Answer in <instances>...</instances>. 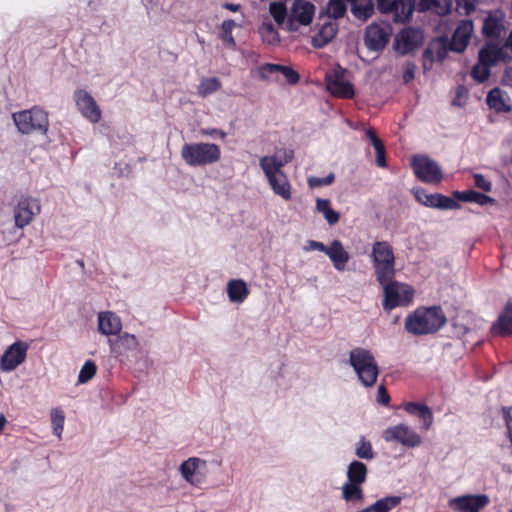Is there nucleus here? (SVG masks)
<instances>
[{
	"instance_id": "f257e3e1",
	"label": "nucleus",
	"mask_w": 512,
	"mask_h": 512,
	"mask_svg": "<svg viewBox=\"0 0 512 512\" xmlns=\"http://www.w3.org/2000/svg\"><path fill=\"white\" fill-rule=\"evenodd\" d=\"M446 322V315L440 306L419 307L406 317L405 329L416 336L434 334Z\"/></svg>"
},
{
	"instance_id": "f03ea898",
	"label": "nucleus",
	"mask_w": 512,
	"mask_h": 512,
	"mask_svg": "<svg viewBox=\"0 0 512 512\" xmlns=\"http://www.w3.org/2000/svg\"><path fill=\"white\" fill-rule=\"evenodd\" d=\"M12 120L18 132L23 135L46 136L50 127L48 112L36 105L30 109L12 113Z\"/></svg>"
},
{
	"instance_id": "7ed1b4c3",
	"label": "nucleus",
	"mask_w": 512,
	"mask_h": 512,
	"mask_svg": "<svg viewBox=\"0 0 512 512\" xmlns=\"http://www.w3.org/2000/svg\"><path fill=\"white\" fill-rule=\"evenodd\" d=\"M260 167L273 192L286 201L291 200V185L286 174L282 171L284 162L275 156H263L260 159Z\"/></svg>"
},
{
	"instance_id": "20e7f679",
	"label": "nucleus",
	"mask_w": 512,
	"mask_h": 512,
	"mask_svg": "<svg viewBox=\"0 0 512 512\" xmlns=\"http://www.w3.org/2000/svg\"><path fill=\"white\" fill-rule=\"evenodd\" d=\"M180 153L183 161L191 167L211 165L221 158V149L214 143H186Z\"/></svg>"
},
{
	"instance_id": "39448f33",
	"label": "nucleus",
	"mask_w": 512,
	"mask_h": 512,
	"mask_svg": "<svg viewBox=\"0 0 512 512\" xmlns=\"http://www.w3.org/2000/svg\"><path fill=\"white\" fill-rule=\"evenodd\" d=\"M374 274L379 284L395 277V256L392 246L387 241H376L371 253Z\"/></svg>"
},
{
	"instance_id": "423d86ee",
	"label": "nucleus",
	"mask_w": 512,
	"mask_h": 512,
	"mask_svg": "<svg viewBox=\"0 0 512 512\" xmlns=\"http://www.w3.org/2000/svg\"><path fill=\"white\" fill-rule=\"evenodd\" d=\"M349 363L365 387H371L376 383L379 368L370 350L361 347L354 348L350 351Z\"/></svg>"
},
{
	"instance_id": "0eeeda50",
	"label": "nucleus",
	"mask_w": 512,
	"mask_h": 512,
	"mask_svg": "<svg viewBox=\"0 0 512 512\" xmlns=\"http://www.w3.org/2000/svg\"><path fill=\"white\" fill-rule=\"evenodd\" d=\"M380 285L384 290L382 305L385 311H391L398 306H407L413 300L414 290L406 284L392 279Z\"/></svg>"
},
{
	"instance_id": "6e6552de",
	"label": "nucleus",
	"mask_w": 512,
	"mask_h": 512,
	"mask_svg": "<svg viewBox=\"0 0 512 512\" xmlns=\"http://www.w3.org/2000/svg\"><path fill=\"white\" fill-rule=\"evenodd\" d=\"M411 167L416 177L425 183L438 184L443 179V173L437 162L425 155H415Z\"/></svg>"
},
{
	"instance_id": "1a4fd4ad",
	"label": "nucleus",
	"mask_w": 512,
	"mask_h": 512,
	"mask_svg": "<svg viewBox=\"0 0 512 512\" xmlns=\"http://www.w3.org/2000/svg\"><path fill=\"white\" fill-rule=\"evenodd\" d=\"M377 9L382 14H389L396 23L409 22L415 10L413 0H377Z\"/></svg>"
},
{
	"instance_id": "9d476101",
	"label": "nucleus",
	"mask_w": 512,
	"mask_h": 512,
	"mask_svg": "<svg viewBox=\"0 0 512 512\" xmlns=\"http://www.w3.org/2000/svg\"><path fill=\"white\" fill-rule=\"evenodd\" d=\"M40 212L41 203L38 198L22 196L13 211L15 226L23 229L29 225Z\"/></svg>"
},
{
	"instance_id": "9b49d317",
	"label": "nucleus",
	"mask_w": 512,
	"mask_h": 512,
	"mask_svg": "<svg viewBox=\"0 0 512 512\" xmlns=\"http://www.w3.org/2000/svg\"><path fill=\"white\" fill-rule=\"evenodd\" d=\"M315 14V6L307 0H294L287 21L289 31H297L300 26L309 25Z\"/></svg>"
},
{
	"instance_id": "f8f14e48",
	"label": "nucleus",
	"mask_w": 512,
	"mask_h": 512,
	"mask_svg": "<svg viewBox=\"0 0 512 512\" xmlns=\"http://www.w3.org/2000/svg\"><path fill=\"white\" fill-rule=\"evenodd\" d=\"M382 437L386 442H397L408 448L418 447L422 443L420 435L402 423L385 429Z\"/></svg>"
},
{
	"instance_id": "ddd939ff",
	"label": "nucleus",
	"mask_w": 512,
	"mask_h": 512,
	"mask_svg": "<svg viewBox=\"0 0 512 512\" xmlns=\"http://www.w3.org/2000/svg\"><path fill=\"white\" fill-rule=\"evenodd\" d=\"M413 195L417 202L426 207L441 210H453L460 207L459 203L455 199L440 193L429 194L423 188L414 189Z\"/></svg>"
},
{
	"instance_id": "4468645a",
	"label": "nucleus",
	"mask_w": 512,
	"mask_h": 512,
	"mask_svg": "<svg viewBox=\"0 0 512 512\" xmlns=\"http://www.w3.org/2000/svg\"><path fill=\"white\" fill-rule=\"evenodd\" d=\"M28 344L16 341L10 345L0 358V369L10 372L23 363L27 356Z\"/></svg>"
},
{
	"instance_id": "2eb2a0df",
	"label": "nucleus",
	"mask_w": 512,
	"mask_h": 512,
	"mask_svg": "<svg viewBox=\"0 0 512 512\" xmlns=\"http://www.w3.org/2000/svg\"><path fill=\"white\" fill-rule=\"evenodd\" d=\"M74 100L81 114L92 123L101 120L102 112L90 93L83 89L74 92Z\"/></svg>"
},
{
	"instance_id": "dca6fc26",
	"label": "nucleus",
	"mask_w": 512,
	"mask_h": 512,
	"mask_svg": "<svg viewBox=\"0 0 512 512\" xmlns=\"http://www.w3.org/2000/svg\"><path fill=\"white\" fill-rule=\"evenodd\" d=\"M449 50V42L446 38H437L431 41L423 52V68L430 70L435 61L445 60Z\"/></svg>"
},
{
	"instance_id": "f3484780",
	"label": "nucleus",
	"mask_w": 512,
	"mask_h": 512,
	"mask_svg": "<svg viewBox=\"0 0 512 512\" xmlns=\"http://www.w3.org/2000/svg\"><path fill=\"white\" fill-rule=\"evenodd\" d=\"M390 38V28L387 25L370 24L365 30V44L373 51L382 50Z\"/></svg>"
},
{
	"instance_id": "a211bd4d",
	"label": "nucleus",
	"mask_w": 512,
	"mask_h": 512,
	"mask_svg": "<svg viewBox=\"0 0 512 512\" xmlns=\"http://www.w3.org/2000/svg\"><path fill=\"white\" fill-rule=\"evenodd\" d=\"M201 467L206 468V461L191 457L181 464L180 473L191 485L200 486L205 481V474L200 472Z\"/></svg>"
},
{
	"instance_id": "6ab92c4d",
	"label": "nucleus",
	"mask_w": 512,
	"mask_h": 512,
	"mask_svg": "<svg viewBox=\"0 0 512 512\" xmlns=\"http://www.w3.org/2000/svg\"><path fill=\"white\" fill-rule=\"evenodd\" d=\"M489 503L485 494L465 495L450 500V506L458 512H479Z\"/></svg>"
},
{
	"instance_id": "aec40b11",
	"label": "nucleus",
	"mask_w": 512,
	"mask_h": 512,
	"mask_svg": "<svg viewBox=\"0 0 512 512\" xmlns=\"http://www.w3.org/2000/svg\"><path fill=\"white\" fill-rule=\"evenodd\" d=\"M473 21L469 19L461 20L449 42V48L451 51L454 52H463L471 38V35L473 33Z\"/></svg>"
},
{
	"instance_id": "412c9836",
	"label": "nucleus",
	"mask_w": 512,
	"mask_h": 512,
	"mask_svg": "<svg viewBox=\"0 0 512 512\" xmlns=\"http://www.w3.org/2000/svg\"><path fill=\"white\" fill-rule=\"evenodd\" d=\"M326 82L329 91L336 97L343 99H352L354 97L353 85L344 80L339 72H333L326 75Z\"/></svg>"
},
{
	"instance_id": "4be33fe9",
	"label": "nucleus",
	"mask_w": 512,
	"mask_h": 512,
	"mask_svg": "<svg viewBox=\"0 0 512 512\" xmlns=\"http://www.w3.org/2000/svg\"><path fill=\"white\" fill-rule=\"evenodd\" d=\"M511 59L512 55H508V52H505V47L497 44L488 43L479 51V61L482 64L492 66L500 60L507 62Z\"/></svg>"
},
{
	"instance_id": "5701e85b",
	"label": "nucleus",
	"mask_w": 512,
	"mask_h": 512,
	"mask_svg": "<svg viewBox=\"0 0 512 512\" xmlns=\"http://www.w3.org/2000/svg\"><path fill=\"white\" fill-rule=\"evenodd\" d=\"M121 329V319L115 313L107 311L98 314V330L101 334L118 335Z\"/></svg>"
},
{
	"instance_id": "b1692460",
	"label": "nucleus",
	"mask_w": 512,
	"mask_h": 512,
	"mask_svg": "<svg viewBox=\"0 0 512 512\" xmlns=\"http://www.w3.org/2000/svg\"><path fill=\"white\" fill-rule=\"evenodd\" d=\"M277 72H280L289 84H296L300 79L299 74L290 66L266 63L259 68L260 77L263 79Z\"/></svg>"
},
{
	"instance_id": "393cba45",
	"label": "nucleus",
	"mask_w": 512,
	"mask_h": 512,
	"mask_svg": "<svg viewBox=\"0 0 512 512\" xmlns=\"http://www.w3.org/2000/svg\"><path fill=\"white\" fill-rule=\"evenodd\" d=\"M326 255L329 257L333 266L338 271H344L346 264L350 259L349 253L344 249L342 243L339 240H334L328 246Z\"/></svg>"
},
{
	"instance_id": "a878e982",
	"label": "nucleus",
	"mask_w": 512,
	"mask_h": 512,
	"mask_svg": "<svg viewBox=\"0 0 512 512\" xmlns=\"http://www.w3.org/2000/svg\"><path fill=\"white\" fill-rule=\"evenodd\" d=\"M401 408H403L408 414L416 415L422 421V427L424 430H429L433 424V413L431 409L421 403L417 402H406Z\"/></svg>"
},
{
	"instance_id": "bb28decb",
	"label": "nucleus",
	"mask_w": 512,
	"mask_h": 512,
	"mask_svg": "<svg viewBox=\"0 0 512 512\" xmlns=\"http://www.w3.org/2000/svg\"><path fill=\"white\" fill-rule=\"evenodd\" d=\"M491 330L494 335L503 337L512 335V301L506 303L504 310Z\"/></svg>"
},
{
	"instance_id": "cd10ccee",
	"label": "nucleus",
	"mask_w": 512,
	"mask_h": 512,
	"mask_svg": "<svg viewBox=\"0 0 512 512\" xmlns=\"http://www.w3.org/2000/svg\"><path fill=\"white\" fill-rule=\"evenodd\" d=\"M111 352L115 355H122L127 351L135 350L138 347L137 338L129 333H123L115 340H109Z\"/></svg>"
},
{
	"instance_id": "c85d7f7f",
	"label": "nucleus",
	"mask_w": 512,
	"mask_h": 512,
	"mask_svg": "<svg viewBox=\"0 0 512 512\" xmlns=\"http://www.w3.org/2000/svg\"><path fill=\"white\" fill-rule=\"evenodd\" d=\"M420 12L431 11L444 16L451 12L452 0H416Z\"/></svg>"
},
{
	"instance_id": "c756f323",
	"label": "nucleus",
	"mask_w": 512,
	"mask_h": 512,
	"mask_svg": "<svg viewBox=\"0 0 512 512\" xmlns=\"http://www.w3.org/2000/svg\"><path fill=\"white\" fill-rule=\"evenodd\" d=\"M250 291L242 279H232L227 283V295L232 303H243L249 296Z\"/></svg>"
},
{
	"instance_id": "7c9ffc66",
	"label": "nucleus",
	"mask_w": 512,
	"mask_h": 512,
	"mask_svg": "<svg viewBox=\"0 0 512 512\" xmlns=\"http://www.w3.org/2000/svg\"><path fill=\"white\" fill-rule=\"evenodd\" d=\"M338 32V26L334 22L325 23L318 33L313 36L311 44L314 48H323L332 41Z\"/></svg>"
},
{
	"instance_id": "2f4dec72",
	"label": "nucleus",
	"mask_w": 512,
	"mask_h": 512,
	"mask_svg": "<svg viewBox=\"0 0 512 512\" xmlns=\"http://www.w3.org/2000/svg\"><path fill=\"white\" fill-rule=\"evenodd\" d=\"M453 196L460 201L468 203H477L480 206L488 204L494 205L496 200L484 193L475 190L455 191Z\"/></svg>"
},
{
	"instance_id": "473e14b6",
	"label": "nucleus",
	"mask_w": 512,
	"mask_h": 512,
	"mask_svg": "<svg viewBox=\"0 0 512 512\" xmlns=\"http://www.w3.org/2000/svg\"><path fill=\"white\" fill-rule=\"evenodd\" d=\"M487 105L490 109H493L497 113H506L511 111V105H509L504 99L503 91L495 87L488 92L486 98Z\"/></svg>"
},
{
	"instance_id": "72a5a7b5",
	"label": "nucleus",
	"mask_w": 512,
	"mask_h": 512,
	"mask_svg": "<svg viewBox=\"0 0 512 512\" xmlns=\"http://www.w3.org/2000/svg\"><path fill=\"white\" fill-rule=\"evenodd\" d=\"M503 31L502 19L496 14L489 13L484 19L482 33L485 37L498 39Z\"/></svg>"
},
{
	"instance_id": "f704fd0d",
	"label": "nucleus",
	"mask_w": 512,
	"mask_h": 512,
	"mask_svg": "<svg viewBox=\"0 0 512 512\" xmlns=\"http://www.w3.org/2000/svg\"><path fill=\"white\" fill-rule=\"evenodd\" d=\"M367 473V466L363 462L354 460L349 464L347 469L348 482L362 485L367 479Z\"/></svg>"
},
{
	"instance_id": "c9c22d12",
	"label": "nucleus",
	"mask_w": 512,
	"mask_h": 512,
	"mask_svg": "<svg viewBox=\"0 0 512 512\" xmlns=\"http://www.w3.org/2000/svg\"><path fill=\"white\" fill-rule=\"evenodd\" d=\"M316 209L322 213L326 221L330 225H335L340 219V213L332 209L329 199L318 198L316 201Z\"/></svg>"
},
{
	"instance_id": "e433bc0d",
	"label": "nucleus",
	"mask_w": 512,
	"mask_h": 512,
	"mask_svg": "<svg viewBox=\"0 0 512 512\" xmlns=\"http://www.w3.org/2000/svg\"><path fill=\"white\" fill-rule=\"evenodd\" d=\"M362 485L346 482L342 487V497L347 501H360L363 499Z\"/></svg>"
},
{
	"instance_id": "4c0bfd02",
	"label": "nucleus",
	"mask_w": 512,
	"mask_h": 512,
	"mask_svg": "<svg viewBox=\"0 0 512 512\" xmlns=\"http://www.w3.org/2000/svg\"><path fill=\"white\" fill-rule=\"evenodd\" d=\"M221 88V82L216 77L204 78L198 86V95L206 97Z\"/></svg>"
},
{
	"instance_id": "58836bf2",
	"label": "nucleus",
	"mask_w": 512,
	"mask_h": 512,
	"mask_svg": "<svg viewBox=\"0 0 512 512\" xmlns=\"http://www.w3.org/2000/svg\"><path fill=\"white\" fill-rule=\"evenodd\" d=\"M236 27V23L232 19L223 21L221 25L220 38L230 48L236 46L235 39L232 35L233 29Z\"/></svg>"
},
{
	"instance_id": "ea45409f",
	"label": "nucleus",
	"mask_w": 512,
	"mask_h": 512,
	"mask_svg": "<svg viewBox=\"0 0 512 512\" xmlns=\"http://www.w3.org/2000/svg\"><path fill=\"white\" fill-rule=\"evenodd\" d=\"M347 11L345 0H329L326 12L327 15L333 19H340L344 17Z\"/></svg>"
},
{
	"instance_id": "a19ab883",
	"label": "nucleus",
	"mask_w": 512,
	"mask_h": 512,
	"mask_svg": "<svg viewBox=\"0 0 512 512\" xmlns=\"http://www.w3.org/2000/svg\"><path fill=\"white\" fill-rule=\"evenodd\" d=\"M50 414L53 433L58 438H61V434L64 428L65 414L60 408H53Z\"/></svg>"
},
{
	"instance_id": "79ce46f5",
	"label": "nucleus",
	"mask_w": 512,
	"mask_h": 512,
	"mask_svg": "<svg viewBox=\"0 0 512 512\" xmlns=\"http://www.w3.org/2000/svg\"><path fill=\"white\" fill-rule=\"evenodd\" d=\"M355 454L357 457L365 460H371L374 458V452L372 448V444L365 439V437H361L357 443Z\"/></svg>"
},
{
	"instance_id": "37998d69",
	"label": "nucleus",
	"mask_w": 512,
	"mask_h": 512,
	"mask_svg": "<svg viewBox=\"0 0 512 512\" xmlns=\"http://www.w3.org/2000/svg\"><path fill=\"white\" fill-rule=\"evenodd\" d=\"M97 372V366L94 361L87 360L78 375V383L84 384L90 381Z\"/></svg>"
},
{
	"instance_id": "c03bdc74",
	"label": "nucleus",
	"mask_w": 512,
	"mask_h": 512,
	"mask_svg": "<svg viewBox=\"0 0 512 512\" xmlns=\"http://www.w3.org/2000/svg\"><path fill=\"white\" fill-rule=\"evenodd\" d=\"M353 15L360 20H367L374 12V5L371 2L365 4H353L351 9Z\"/></svg>"
},
{
	"instance_id": "a18cd8bd",
	"label": "nucleus",
	"mask_w": 512,
	"mask_h": 512,
	"mask_svg": "<svg viewBox=\"0 0 512 512\" xmlns=\"http://www.w3.org/2000/svg\"><path fill=\"white\" fill-rule=\"evenodd\" d=\"M263 40L269 44H273L278 41L279 35L272 23H263L259 28Z\"/></svg>"
},
{
	"instance_id": "49530a36",
	"label": "nucleus",
	"mask_w": 512,
	"mask_h": 512,
	"mask_svg": "<svg viewBox=\"0 0 512 512\" xmlns=\"http://www.w3.org/2000/svg\"><path fill=\"white\" fill-rule=\"evenodd\" d=\"M269 10L277 24L284 23L286 16H287V9H286L285 4H283L281 2H272L270 4Z\"/></svg>"
},
{
	"instance_id": "de8ad7c7",
	"label": "nucleus",
	"mask_w": 512,
	"mask_h": 512,
	"mask_svg": "<svg viewBox=\"0 0 512 512\" xmlns=\"http://www.w3.org/2000/svg\"><path fill=\"white\" fill-rule=\"evenodd\" d=\"M471 75L477 82H485L490 76V65L482 64L479 61V63L472 68Z\"/></svg>"
},
{
	"instance_id": "09e8293b",
	"label": "nucleus",
	"mask_w": 512,
	"mask_h": 512,
	"mask_svg": "<svg viewBox=\"0 0 512 512\" xmlns=\"http://www.w3.org/2000/svg\"><path fill=\"white\" fill-rule=\"evenodd\" d=\"M456 11L461 15H470L476 9L477 0H454Z\"/></svg>"
},
{
	"instance_id": "8fccbe9b",
	"label": "nucleus",
	"mask_w": 512,
	"mask_h": 512,
	"mask_svg": "<svg viewBox=\"0 0 512 512\" xmlns=\"http://www.w3.org/2000/svg\"><path fill=\"white\" fill-rule=\"evenodd\" d=\"M335 180L334 173H329L325 177H310L308 179V184L311 188L328 186L331 185Z\"/></svg>"
},
{
	"instance_id": "3c124183",
	"label": "nucleus",
	"mask_w": 512,
	"mask_h": 512,
	"mask_svg": "<svg viewBox=\"0 0 512 512\" xmlns=\"http://www.w3.org/2000/svg\"><path fill=\"white\" fill-rule=\"evenodd\" d=\"M474 184L477 188L485 191L490 192L492 189V183L489 181L484 175L480 173H475L473 175Z\"/></svg>"
},
{
	"instance_id": "603ef678",
	"label": "nucleus",
	"mask_w": 512,
	"mask_h": 512,
	"mask_svg": "<svg viewBox=\"0 0 512 512\" xmlns=\"http://www.w3.org/2000/svg\"><path fill=\"white\" fill-rule=\"evenodd\" d=\"M401 38L406 46L412 48L416 45L417 32L413 29L405 30L401 33Z\"/></svg>"
},
{
	"instance_id": "864d4df0",
	"label": "nucleus",
	"mask_w": 512,
	"mask_h": 512,
	"mask_svg": "<svg viewBox=\"0 0 512 512\" xmlns=\"http://www.w3.org/2000/svg\"><path fill=\"white\" fill-rule=\"evenodd\" d=\"M503 418L508 430V437L512 444V406L502 408Z\"/></svg>"
},
{
	"instance_id": "5fc2aeb1",
	"label": "nucleus",
	"mask_w": 512,
	"mask_h": 512,
	"mask_svg": "<svg viewBox=\"0 0 512 512\" xmlns=\"http://www.w3.org/2000/svg\"><path fill=\"white\" fill-rule=\"evenodd\" d=\"M377 402L383 406H387L390 403V395L384 385L378 387Z\"/></svg>"
},
{
	"instance_id": "6e6d98bb",
	"label": "nucleus",
	"mask_w": 512,
	"mask_h": 512,
	"mask_svg": "<svg viewBox=\"0 0 512 512\" xmlns=\"http://www.w3.org/2000/svg\"><path fill=\"white\" fill-rule=\"evenodd\" d=\"M375 152H376V163L379 167H386L387 166V162H386V157H385V154H386V151H385V146L384 144L383 145H378V147H375Z\"/></svg>"
},
{
	"instance_id": "4d7b16f0",
	"label": "nucleus",
	"mask_w": 512,
	"mask_h": 512,
	"mask_svg": "<svg viewBox=\"0 0 512 512\" xmlns=\"http://www.w3.org/2000/svg\"><path fill=\"white\" fill-rule=\"evenodd\" d=\"M328 249V246H325L322 242L315 241V240H309L307 241L306 246L304 247L305 251H313L318 250L326 254V251Z\"/></svg>"
},
{
	"instance_id": "13d9d810",
	"label": "nucleus",
	"mask_w": 512,
	"mask_h": 512,
	"mask_svg": "<svg viewBox=\"0 0 512 512\" xmlns=\"http://www.w3.org/2000/svg\"><path fill=\"white\" fill-rule=\"evenodd\" d=\"M201 133L203 135L211 136V137H214V138H219V139H222V140L225 139L226 136H227L225 131H223L221 129H217V128L202 129Z\"/></svg>"
},
{
	"instance_id": "bf43d9fd",
	"label": "nucleus",
	"mask_w": 512,
	"mask_h": 512,
	"mask_svg": "<svg viewBox=\"0 0 512 512\" xmlns=\"http://www.w3.org/2000/svg\"><path fill=\"white\" fill-rule=\"evenodd\" d=\"M414 73H415V65L414 64H408L405 71H404V74H403V79L406 83L410 82L411 80L414 79Z\"/></svg>"
},
{
	"instance_id": "052dcab7",
	"label": "nucleus",
	"mask_w": 512,
	"mask_h": 512,
	"mask_svg": "<svg viewBox=\"0 0 512 512\" xmlns=\"http://www.w3.org/2000/svg\"><path fill=\"white\" fill-rule=\"evenodd\" d=\"M366 135L370 139L371 144L373 145L374 148L378 147V145H383L382 140L377 136V134L373 130H367Z\"/></svg>"
},
{
	"instance_id": "680f3d73",
	"label": "nucleus",
	"mask_w": 512,
	"mask_h": 512,
	"mask_svg": "<svg viewBox=\"0 0 512 512\" xmlns=\"http://www.w3.org/2000/svg\"><path fill=\"white\" fill-rule=\"evenodd\" d=\"M366 135L370 139L371 144L373 145L374 148L378 147V145H383L382 140L377 136V134L373 130H367Z\"/></svg>"
},
{
	"instance_id": "e2e57ef3",
	"label": "nucleus",
	"mask_w": 512,
	"mask_h": 512,
	"mask_svg": "<svg viewBox=\"0 0 512 512\" xmlns=\"http://www.w3.org/2000/svg\"><path fill=\"white\" fill-rule=\"evenodd\" d=\"M223 8L231 11V12H238L241 9L240 4H234V3H224Z\"/></svg>"
},
{
	"instance_id": "0e129e2a",
	"label": "nucleus",
	"mask_w": 512,
	"mask_h": 512,
	"mask_svg": "<svg viewBox=\"0 0 512 512\" xmlns=\"http://www.w3.org/2000/svg\"><path fill=\"white\" fill-rule=\"evenodd\" d=\"M294 157V152L292 150H288L285 152V157H284V160H281L282 162H284V165L288 162H290Z\"/></svg>"
},
{
	"instance_id": "69168bd1",
	"label": "nucleus",
	"mask_w": 512,
	"mask_h": 512,
	"mask_svg": "<svg viewBox=\"0 0 512 512\" xmlns=\"http://www.w3.org/2000/svg\"><path fill=\"white\" fill-rule=\"evenodd\" d=\"M7 423V420L3 414L0 415V434L3 432V429Z\"/></svg>"
},
{
	"instance_id": "338daca9",
	"label": "nucleus",
	"mask_w": 512,
	"mask_h": 512,
	"mask_svg": "<svg viewBox=\"0 0 512 512\" xmlns=\"http://www.w3.org/2000/svg\"><path fill=\"white\" fill-rule=\"evenodd\" d=\"M408 52H409V51H400V53H402V54H406V53H408Z\"/></svg>"
},
{
	"instance_id": "774afa93",
	"label": "nucleus",
	"mask_w": 512,
	"mask_h": 512,
	"mask_svg": "<svg viewBox=\"0 0 512 512\" xmlns=\"http://www.w3.org/2000/svg\"><path fill=\"white\" fill-rule=\"evenodd\" d=\"M510 512H512V509L510 510Z\"/></svg>"
}]
</instances>
